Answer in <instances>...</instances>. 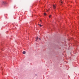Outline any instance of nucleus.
<instances>
[{"label":"nucleus","instance_id":"f257e3e1","mask_svg":"<svg viewBox=\"0 0 79 79\" xmlns=\"http://www.w3.org/2000/svg\"><path fill=\"white\" fill-rule=\"evenodd\" d=\"M6 2L5 1H3L2 2V5H5V4H6Z\"/></svg>","mask_w":79,"mask_h":79},{"label":"nucleus","instance_id":"f03ea898","mask_svg":"<svg viewBox=\"0 0 79 79\" xmlns=\"http://www.w3.org/2000/svg\"><path fill=\"white\" fill-rule=\"evenodd\" d=\"M53 9H55V8H56V5H53Z\"/></svg>","mask_w":79,"mask_h":79},{"label":"nucleus","instance_id":"7ed1b4c3","mask_svg":"<svg viewBox=\"0 0 79 79\" xmlns=\"http://www.w3.org/2000/svg\"><path fill=\"white\" fill-rule=\"evenodd\" d=\"M23 54L24 55H25V54H26V52L25 51L23 52Z\"/></svg>","mask_w":79,"mask_h":79},{"label":"nucleus","instance_id":"20e7f679","mask_svg":"<svg viewBox=\"0 0 79 79\" xmlns=\"http://www.w3.org/2000/svg\"><path fill=\"white\" fill-rule=\"evenodd\" d=\"M39 38V37L37 36L36 39L35 41H37V40H38V38Z\"/></svg>","mask_w":79,"mask_h":79},{"label":"nucleus","instance_id":"39448f33","mask_svg":"<svg viewBox=\"0 0 79 79\" xmlns=\"http://www.w3.org/2000/svg\"><path fill=\"white\" fill-rule=\"evenodd\" d=\"M52 16V15H50L49 16V17L50 18H51V17Z\"/></svg>","mask_w":79,"mask_h":79},{"label":"nucleus","instance_id":"423d86ee","mask_svg":"<svg viewBox=\"0 0 79 79\" xmlns=\"http://www.w3.org/2000/svg\"><path fill=\"white\" fill-rule=\"evenodd\" d=\"M44 16H46V15H47V14L45 13H44Z\"/></svg>","mask_w":79,"mask_h":79},{"label":"nucleus","instance_id":"0eeeda50","mask_svg":"<svg viewBox=\"0 0 79 79\" xmlns=\"http://www.w3.org/2000/svg\"><path fill=\"white\" fill-rule=\"evenodd\" d=\"M39 25L40 27H42V25H41V24H40Z\"/></svg>","mask_w":79,"mask_h":79},{"label":"nucleus","instance_id":"6e6552de","mask_svg":"<svg viewBox=\"0 0 79 79\" xmlns=\"http://www.w3.org/2000/svg\"><path fill=\"white\" fill-rule=\"evenodd\" d=\"M61 0H61V3H63V2H62V1H61Z\"/></svg>","mask_w":79,"mask_h":79},{"label":"nucleus","instance_id":"1a4fd4ad","mask_svg":"<svg viewBox=\"0 0 79 79\" xmlns=\"http://www.w3.org/2000/svg\"><path fill=\"white\" fill-rule=\"evenodd\" d=\"M50 9H48V10H47V12H48V11H49V10Z\"/></svg>","mask_w":79,"mask_h":79},{"label":"nucleus","instance_id":"9d476101","mask_svg":"<svg viewBox=\"0 0 79 79\" xmlns=\"http://www.w3.org/2000/svg\"><path fill=\"white\" fill-rule=\"evenodd\" d=\"M39 40H40V39L39 38Z\"/></svg>","mask_w":79,"mask_h":79},{"label":"nucleus","instance_id":"9b49d317","mask_svg":"<svg viewBox=\"0 0 79 79\" xmlns=\"http://www.w3.org/2000/svg\"><path fill=\"white\" fill-rule=\"evenodd\" d=\"M38 25H39V24H38Z\"/></svg>","mask_w":79,"mask_h":79},{"label":"nucleus","instance_id":"f8f14e48","mask_svg":"<svg viewBox=\"0 0 79 79\" xmlns=\"http://www.w3.org/2000/svg\"><path fill=\"white\" fill-rule=\"evenodd\" d=\"M40 21H41V20H40Z\"/></svg>","mask_w":79,"mask_h":79}]
</instances>
